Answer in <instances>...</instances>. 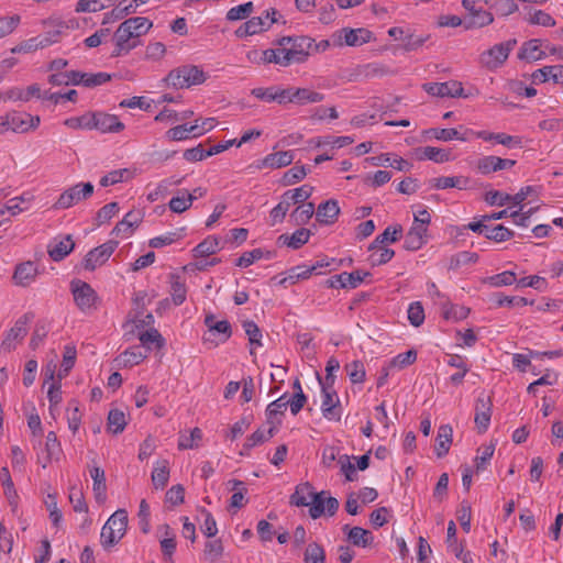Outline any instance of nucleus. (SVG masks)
Wrapping results in <instances>:
<instances>
[{
  "label": "nucleus",
  "instance_id": "1",
  "mask_svg": "<svg viewBox=\"0 0 563 563\" xmlns=\"http://www.w3.org/2000/svg\"><path fill=\"white\" fill-rule=\"evenodd\" d=\"M324 495H327L324 490L316 493L313 486L305 482L296 486L289 503L296 507H309L310 517L317 519L324 515Z\"/></svg>",
  "mask_w": 563,
  "mask_h": 563
},
{
  "label": "nucleus",
  "instance_id": "2",
  "mask_svg": "<svg viewBox=\"0 0 563 563\" xmlns=\"http://www.w3.org/2000/svg\"><path fill=\"white\" fill-rule=\"evenodd\" d=\"M276 46H283L289 57V65L305 63L311 54L313 38L306 35L283 36L274 42Z\"/></svg>",
  "mask_w": 563,
  "mask_h": 563
},
{
  "label": "nucleus",
  "instance_id": "3",
  "mask_svg": "<svg viewBox=\"0 0 563 563\" xmlns=\"http://www.w3.org/2000/svg\"><path fill=\"white\" fill-rule=\"evenodd\" d=\"M128 528V512L118 509L106 521L101 529L100 542L104 549L115 545L125 534Z\"/></svg>",
  "mask_w": 563,
  "mask_h": 563
},
{
  "label": "nucleus",
  "instance_id": "4",
  "mask_svg": "<svg viewBox=\"0 0 563 563\" xmlns=\"http://www.w3.org/2000/svg\"><path fill=\"white\" fill-rule=\"evenodd\" d=\"M207 80L205 71L196 65H183L172 69L165 78L167 85L175 89L201 85Z\"/></svg>",
  "mask_w": 563,
  "mask_h": 563
},
{
  "label": "nucleus",
  "instance_id": "5",
  "mask_svg": "<svg viewBox=\"0 0 563 563\" xmlns=\"http://www.w3.org/2000/svg\"><path fill=\"white\" fill-rule=\"evenodd\" d=\"M70 290L74 301L81 312L89 313L96 309L98 295L88 283L75 279L70 283Z\"/></svg>",
  "mask_w": 563,
  "mask_h": 563
},
{
  "label": "nucleus",
  "instance_id": "6",
  "mask_svg": "<svg viewBox=\"0 0 563 563\" xmlns=\"http://www.w3.org/2000/svg\"><path fill=\"white\" fill-rule=\"evenodd\" d=\"M516 44L517 41L514 38L494 45L479 55L481 65L490 70L500 67L507 60Z\"/></svg>",
  "mask_w": 563,
  "mask_h": 563
},
{
  "label": "nucleus",
  "instance_id": "7",
  "mask_svg": "<svg viewBox=\"0 0 563 563\" xmlns=\"http://www.w3.org/2000/svg\"><path fill=\"white\" fill-rule=\"evenodd\" d=\"M479 1L481 0H462V5L467 11L464 18L465 30L484 27L493 23V13L482 7H477Z\"/></svg>",
  "mask_w": 563,
  "mask_h": 563
},
{
  "label": "nucleus",
  "instance_id": "8",
  "mask_svg": "<svg viewBox=\"0 0 563 563\" xmlns=\"http://www.w3.org/2000/svg\"><path fill=\"white\" fill-rule=\"evenodd\" d=\"M332 38L336 46H361L372 41L373 32L365 27H343L333 33Z\"/></svg>",
  "mask_w": 563,
  "mask_h": 563
},
{
  "label": "nucleus",
  "instance_id": "9",
  "mask_svg": "<svg viewBox=\"0 0 563 563\" xmlns=\"http://www.w3.org/2000/svg\"><path fill=\"white\" fill-rule=\"evenodd\" d=\"M321 385V411L325 419L339 421L341 419L340 399L331 384Z\"/></svg>",
  "mask_w": 563,
  "mask_h": 563
},
{
  "label": "nucleus",
  "instance_id": "10",
  "mask_svg": "<svg viewBox=\"0 0 563 563\" xmlns=\"http://www.w3.org/2000/svg\"><path fill=\"white\" fill-rule=\"evenodd\" d=\"M118 241H108L89 251L84 258L82 265L87 271H95L103 265L118 247Z\"/></svg>",
  "mask_w": 563,
  "mask_h": 563
},
{
  "label": "nucleus",
  "instance_id": "11",
  "mask_svg": "<svg viewBox=\"0 0 563 563\" xmlns=\"http://www.w3.org/2000/svg\"><path fill=\"white\" fill-rule=\"evenodd\" d=\"M152 26L153 23L147 18L135 16L123 21L117 29V32L119 36H124L130 42H133L135 38L146 34Z\"/></svg>",
  "mask_w": 563,
  "mask_h": 563
},
{
  "label": "nucleus",
  "instance_id": "12",
  "mask_svg": "<svg viewBox=\"0 0 563 563\" xmlns=\"http://www.w3.org/2000/svg\"><path fill=\"white\" fill-rule=\"evenodd\" d=\"M93 192V186L90 183H79L66 189L58 198L56 206L67 209L88 198Z\"/></svg>",
  "mask_w": 563,
  "mask_h": 563
},
{
  "label": "nucleus",
  "instance_id": "13",
  "mask_svg": "<svg viewBox=\"0 0 563 563\" xmlns=\"http://www.w3.org/2000/svg\"><path fill=\"white\" fill-rule=\"evenodd\" d=\"M363 163L376 167H391L393 169L400 173H410L413 166L411 162L390 153L367 157L363 161Z\"/></svg>",
  "mask_w": 563,
  "mask_h": 563
},
{
  "label": "nucleus",
  "instance_id": "14",
  "mask_svg": "<svg viewBox=\"0 0 563 563\" xmlns=\"http://www.w3.org/2000/svg\"><path fill=\"white\" fill-rule=\"evenodd\" d=\"M422 87L426 92L434 97H467V95L464 93L462 84L456 80H450L445 82H427Z\"/></svg>",
  "mask_w": 563,
  "mask_h": 563
},
{
  "label": "nucleus",
  "instance_id": "15",
  "mask_svg": "<svg viewBox=\"0 0 563 563\" xmlns=\"http://www.w3.org/2000/svg\"><path fill=\"white\" fill-rule=\"evenodd\" d=\"M205 324L207 325L209 333L211 335H218L219 339L217 341L211 340L210 338L205 336V342H212L214 345L219 343H224L232 335L231 324L228 320L217 321L216 317L212 313H209L205 318Z\"/></svg>",
  "mask_w": 563,
  "mask_h": 563
},
{
  "label": "nucleus",
  "instance_id": "16",
  "mask_svg": "<svg viewBox=\"0 0 563 563\" xmlns=\"http://www.w3.org/2000/svg\"><path fill=\"white\" fill-rule=\"evenodd\" d=\"M92 117V130L101 133H119L124 130V124L114 114L96 111Z\"/></svg>",
  "mask_w": 563,
  "mask_h": 563
},
{
  "label": "nucleus",
  "instance_id": "17",
  "mask_svg": "<svg viewBox=\"0 0 563 563\" xmlns=\"http://www.w3.org/2000/svg\"><path fill=\"white\" fill-rule=\"evenodd\" d=\"M492 417V402L489 397L479 396L476 400L474 421L479 433L487 431Z\"/></svg>",
  "mask_w": 563,
  "mask_h": 563
},
{
  "label": "nucleus",
  "instance_id": "18",
  "mask_svg": "<svg viewBox=\"0 0 563 563\" xmlns=\"http://www.w3.org/2000/svg\"><path fill=\"white\" fill-rule=\"evenodd\" d=\"M516 164V161L498 156H484L478 158L477 170L482 174H490L499 170H507Z\"/></svg>",
  "mask_w": 563,
  "mask_h": 563
},
{
  "label": "nucleus",
  "instance_id": "19",
  "mask_svg": "<svg viewBox=\"0 0 563 563\" xmlns=\"http://www.w3.org/2000/svg\"><path fill=\"white\" fill-rule=\"evenodd\" d=\"M75 247L71 235L55 238L48 245L47 252L55 262L64 260Z\"/></svg>",
  "mask_w": 563,
  "mask_h": 563
},
{
  "label": "nucleus",
  "instance_id": "20",
  "mask_svg": "<svg viewBox=\"0 0 563 563\" xmlns=\"http://www.w3.org/2000/svg\"><path fill=\"white\" fill-rule=\"evenodd\" d=\"M413 154L419 161L429 159L438 164L452 159V151L450 148L423 146L415 148Z\"/></svg>",
  "mask_w": 563,
  "mask_h": 563
},
{
  "label": "nucleus",
  "instance_id": "21",
  "mask_svg": "<svg viewBox=\"0 0 563 563\" xmlns=\"http://www.w3.org/2000/svg\"><path fill=\"white\" fill-rule=\"evenodd\" d=\"M37 276V266L35 263L27 261L15 267L12 279L16 286L27 287Z\"/></svg>",
  "mask_w": 563,
  "mask_h": 563
},
{
  "label": "nucleus",
  "instance_id": "22",
  "mask_svg": "<svg viewBox=\"0 0 563 563\" xmlns=\"http://www.w3.org/2000/svg\"><path fill=\"white\" fill-rule=\"evenodd\" d=\"M141 217L134 211L128 212L124 218L115 224L111 234L115 238L126 239L132 235L134 229L139 227Z\"/></svg>",
  "mask_w": 563,
  "mask_h": 563
},
{
  "label": "nucleus",
  "instance_id": "23",
  "mask_svg": "<svg viewBox=\"0 0 563 563\" xmlns=\"http://www.w3.org/2000/svg\"><path fill=\"white\" fill-rule=\"evenodd\" d=\"M26 318H20L14 325L8 331L4 340L2 341V347L7 351L15 349L16 343L23 340L27 333Z\"/></svg>",
  "mask_w": 563,
  "mask_h": 563
},
{
  "label": "nucleus",
  "instance_id": "24",
  "mask_svg": "<svg viewBox=\"0 0 563 563\" xmlns=\"http://www.w3.org/2000/svg\"><path fill=\"white\" fill-rule=\"evenodd\" d=\"M288 397L286 394L280 396L278 399L272 401L266 408L267 424L275 426L282 423V417L288 407Z\"/></svg>",
  "mask_w": 563,
  "mask_h": 563
},
{
  "label": "nucleus",
  "instance_id": "25",
  "mask_svg": "<svg viewBox=\"0 0 563 563\" xmlns=\"http://www.w3.org/2000/svg\"><path fill=\"white\" fill-rule=\"evenodd\" d=\"M90 477L93 482L92 490L98 504H103L107 499V484L104 471L99 466L90 468Z\"/></svg>",
  "mask_w": 563,
  "mask_h": 563
},
{
  "label": "nucleus",
  "instance_id": "26",
  "mask_svg": "<svg viewBox=\"0 0 563 563\" xmlns=\"http://www.w3.org/2000/svg\"><path fill=\"white\" fill-rule=\"evenodd\" d=\"M367 276H369V273L362 271H354L351 273L344 272L340 275H336L334 277L335 280H332L330 286L336 287V284H339L342 288H356Z\"/></svg>",
  "mask_w": 563,
  "mask_h": 563
},
{
  "label": "nucleus",
  "instance_id": "27",
  "mask_svg": "<svg viewBox=\"0 0 563 563\" xmlns=\"http://www.w3.org/2000/svg\"><path fill=\"white\" fill-rule=\"evenodd\" d=\"M427 232L428 229H423L421 227L412 224V227L405 236L404 247L408 251L420 250L427 242Z\"/></svg>",
  "mask_w": 563,
  "mask_h": 563
},
{
  "label": "nucleus",
  "instance_id": "28",
  "mask_svg": "<svg viewBox=\"0 0 563 563\" xmlns=\"http://www.w3.org/2000/svg\"><path fill=\"white\" fill-rule=\"evenodd\" d=\"M294 161V153L291 151H282L267 155L263 158L258 167H271V168H280L288 166Z\"/></svg>",
  "mask_w": 563,
  "mask_h": 563
},
{
  "label": "nucleus",
  "instance_id": "29",
  "mask_svg": "<svg viewBox=\"0 0 563 563\" xmlns=\"http://www.w3.org/2000/svg\"><path fill=\"white\" fill-rule=\"evenodd\" d=\"M146 356L147 353L143 351L142 346L134 345L122 352L115 361L119 365L132 367L140 364Z\"/></svg>",
  "mask_w": 563,
  "mask_h": 563
},
{
  "label": "nucleus",
  "instance_id": "30",
  "mask_svg": "<svg viewBox=\"0 0 563 563\" xmlns=\"http://www.w3.org/2000/svg\"><path fill=\"white\" fill-rule=\"evenodd\" d=\"M220 250V240L214 235H210L200 242L197 246H195L192 250V255L197 260L206 258L212 254H216Z\"/></svg>",
  "mask_w": 563,
  "mask_h": 563
},
{
  "label": "nucleus",
  "instance_id": "31",
  "mask_svg": "<svg viewBox=\"0 0 563 563\" xmlns=\"http://www.w3.org/2000/svg\"><path fill=\"white\" fill-rule=\"evenodd\" d=\"M440 305L442 317L449 321L456 322L460 320H464L467 318L470 313L468 308L460 305H453L446 299L444 301H441Z\"/></svg>",
  "mask_w": 563,
  "mask_h": 563
},
{
  "label": "nucleus",
  "instance_id": "32",
  "mask_svg": "<svg viewBox=\"0 0 563 563\" xmlns=\"http://www.w3.org/2000/svg\"><path fill=\"white\" fill-rule=\"evenodd\" d=\"M453 430L450 424H442L438 430L435 454L438 457H442L448 454L452 443Z\"/></svg>",
  "mask_w": 563,
  "mask_h": 563
},
{
  "label": "nucleus",
  "instance_id": "33",
  "mask_svg": "<svg viewBox=\"0 0 563 563\" xmlns=\"http://www.w3.org/2000/svg\"><path fill=\"white\" fill-rule=\"evenodd\" d=\"M340 213V208L335 200H328L321 203L317 210V220L323 224L333 223Z\"/></svg>",
  "mask_w": 563,
  "mask_h": 563
},
{
  "label": "nucleus",
  "instance_id": "34",
  "mask_svg": "<svg viewBox=\"0 0 563 563\" xmlns=\"http://www.w3.org/2000/svg\"><path fill=\"white\" fill-rule=\"evenodd\" d=\"M276 431L275 426H269L267 429L258 428L254 431L250 437H247L245 443L243 444L244 451H250L251 449L263 444L274 437Z\"/></svg>",
  "mask_w": 563,
  "mask_h": 563
},
{
  "label": "nucleus",
  "instance_id": "35",
  "mask_svg": "<svg viewBox=\"0 0 563 563\" xmlns=\"http://www.w3.org/2000/svg\"><path fill=\"white\" fill-rule=\"evenodd\" d=\"M152 483L155 489H163L169 479V463L167 460L157 461L152 472Z\"/></svg>",
  "mask_w": 563,
  "mask_h": 563
},
{
  "label": "nucleus",
  "instance_id": "36",
  "mask_svg": "<svg viewBox=\"0 0 563 563\" xmlns=\"http://www.w3.org/2000/svg\"><path fill=\"white\" fill-rule=\"evenodd\" d=\"M429 187L433 189L457 188L466 190L471 185L470 178H431Z\"/></svg>",
  "mask_w": 563,
  "mask_h": 563
},
{
  "label": "nucleus",
  "instance_id": "37",
  "mask_svg": "<svg viewBox=\"0 0 563 563\" xmlns=\"http://www.w3.org/2000/svg\"><path fill=\"white\" fill-rule=\"evenodd\" d=\"M283 46H277V48H268L261 52V62L263 64H276L283 67L289 66V57L286 55L285 51H282Z\"/></svg>",
  "mask_w": 563,
  "mask_h": 563
},
{
  "label": "nucleus",
  "instance_id": "38",
  "mask_svg": "<svg viewBox=\"0 0 563 563\" xmlns=\"http://www.w3.org/2000/svg\"><path fill=\"white\" fill-rule=\"evenodd\" d=\"M347 540L355 547L366 548L373 543L374 537L369 530L353 527L349 529Z\"/></svg>",
  "mask_w": 563,
  "mask_h": 563
},
{
  "label": "nucleus",
  "instance_id": "39",
  "mask_svg": "<svg viewBox=\"0 0 563 563\" xmlns=\"http://www.w3.org/2000/svg\"><path fill=\"white\" fill-rule=\"evenodd\" d=\"M368 251L371 252L368 261L373 266H379L388 263L395 255V252L386 247V244H379L375 249H372V243L368 246Z\"/></svg>",
  "mask_w": 563,
  "mask_h": 563
},
{
  "label": "nucleus",
  "instance_id": "40",
  "mask_svg": "<svg viewBox=\"0 0 563 563\" xmlns=\"http://www.w3.org/2000/svg\"><path fill=\"white\" fill-rule=\"evenodd\" d=\"M324 95L310 90L308 88H294V103L303 106L308 103H318L323 101Z\"/></svg>",
  "mask_w": 563,
  "mask_h": 563
},
{
  "label": "nucleus",
  "instance_id": "41",
  "mask_svg": "<svg viewBox=\"0 0 563 563\" xmlns=\"http://www.w3.org/2000/svg\"><path fill=\"white\" fill-rule=\"evenodd\" d=\"M54 41L48 37V36H44V37H32V38H29L27 41H24L23 43L14 46L11 52L12 53H30V52H34L38 48H44V47H47L49 46Z\"/></svg>",
  "mask_w": 563,
  "mask_h": 563
},
{
  "label": "nucleus",
  "instance_id": "42",
  "mask_svg": "<svg viewBox=\"0 0 563 563\" xmlns=\"http://www.w3.org/2000/svg\"><path fill=\"white\" fill-rule=\"evenodd\" d=\"M7 117L9 120V128L13 132L23 133L31 129V125L29 124V120H32L31 114L13 111L8 113Z\"/></svg>",
  "mask_w": 563,
  "mask_h": 563
},
{
  "label": "nucleus",
  "instance_id": "43",
  "mask_svg": "<svg viewBox=\"0 0 563 563\" xmlns=\"http://www.w3.org/2000/svg\"><path fill=\"white\" fill-rule=\"evenodd\" d=\"M196 199V195L189 194L187 190H181L177 194V196L170 199L169 208L172 211L176 213H181L186 211L192 205V201Z\"/></svg>",
  "mask_w": 563,
  "mask_h": 563
},
{
  "label": "nucleus",
  "instance_id": "44",
  "mask_svg": "<svg viewBox=\"0 0 563 563\" xmlns=\"http://www.w3.org/2000/svg\"><path fill=\"white\" fill-rule=\"evenodd\" d=\"M544 53L540 51V40H530L523 43L518 53L519 59L539 60L542 59Z\"/></svg>",
  "mask_w": 563,
  "mask_h": 563
},
{
  "label": "nucleus",
  "instance_id": "45",
  "mask_svg": "<svg viewBox=\"0 0 563 563\" xmlns=\"http://www.w3.org/2000/svg\"><path fill=\"white\" fill-rule=\"evenodd\" d=\"M139 340L142 343V347L146 349V353L151 350L152 344H154L157 349H161L165 343L162 334L154 328L140 332Z\"/></svg>",
  "mask_w": 563,
  "mask_h": 563
},
{
  "label": "nucleus",
  "instance_id": "46",
  "mask_svg": "<svg viewBox=\"0 0 563 563\" xmlns=\"http://www.w3.org/2000/svg\"><path fill=\"white\" fill-rule=\"evenodd\" d=\"M125 426V413L119 409H111L108 415V431L118 434L124 430Z\"/></svg>",
  "mask_w": 563,
  "mask_h": 563
},
{
  "label": "nucleus",
  "instance_id": "47",
  "mask_svg": "<svg viewBox=\"0 0 563 563\" xmlns=\"http://www.w3.org/2000/svg\"><path fill=\"white\" fill-rule=\"evenodd\" d=\"M494 452H495V444H493V443L484 444L481 448H478L477 455L474 460L475 467H476L477 472L484 471L487 467L490 459L494 455Z\"/></svg>",
  "mask_w": 563,
  "mask_h": 563
},
{
  "label": "nucleus",
  "instance_id": "48",
  "mask_svg": "<svg viewBox=\"0 0 563 563\" xmlns=\"http://www.w3.org/2000/svg\"><path fill=\"white\" fill-rule=\"evenodd\" d=\"M401 227H387L385 231L377 235L372 242V249H375L379 244L394 243L399 240L401 235Z\"/></svg>",
  "mask_w": 563,
  "mask_h": 563
},
{
  "label": "nucleus",
  "instance_id": "49",
  "mask_svg": "<svg viewBox=\"0 0 563 563\" xmlns=\"http://www.w3.org/2000/svg\"><path fill=\"white\" fill-rule=\"evenodd\" d=\"M311 191L312 188L310 186L303 185L301 187L287 190L283 196L290 205L303 203L310 197Z\"/></svg>",
  "mask_w": 563,
  "mask_h": 563
},
{
  "label": "nucleus",
  "instance_id": "50",
  "mask_svg": "<svg viewBox=\"0 0 563 563\" xmlns=\"http://www.w3.org/2000/svg\"><path fill=\"white\" fill-rule=\"evenodd\" d=\"M165 538L161 541V548L165 556H172L176 550L175 536L168 525H163L158 528Z\"/></svg>",
  "mask_w": 563,
  "mask_h": 563
},
{
  "label": "nucleus",
  "instance_id": "51",
  "mask_svg": "<svg viewBox=\"0 0 563 563\" xmlns=\"http://www.w3.org/2000/svg\"><path fill=\"white\" fill-rule=\"evenodd\" d=\"M309 236L310 231L301 228L296 230L290 236L282 235L280 239H285V243L289 247L297 250L308 242Z\"/></svg>",
  "mask_w": 563,
  "mask_h": 563
},
{
  "label": "nucleus",
  "instance_id": "52",
  "mask_svg": "<svg viewBox=\"0 0 563 563\" xmlns=\"http://www.w3.org/2000/svg\"><path fill=\"white\" fill-rule=\"evenodd\" d=\"M406 36H405V40H404V44L401 46V48L405 51V52H413V51H417L418 48H420L428 40H429V35H415L410 29H407L406 31Z\"/></svg>",
  "mask_w": 563,
  "mask_h": 563
},
{
  "label": "nucleus",
  "instance_id": "53",
  "mask_svg": "<svg viewBox=\"0 0 563 563\" xmlns=\"http://www.w3.org/2000/svg\"><path fill=\"white\" fill-rule=\"evenodd\" d=\"M0 482L3 486L4 495L7 496L9 503L12 505L15 501L18 495L14 489L10 472L5 466H3L0 471Z\"/></svg>",
  "mask_w": 563,
  "mask_h": 563
},
{
  "label": "nucleus",
  "instance_id": "54",
  "mask_svg": "<svg viewBox=\"0 0 563 563\" xmlns=\"http://www.w3.org/2000/svg\"><path fill=\"white\" fill-rule=\"evenodd\" d=\"M305 563H324L325 553L318 543H309L303 555Z\"/></svg>",
  "mask_w": 563,
  "mask_h": 563
},
{
  "label": "nucleus",
  "instance_id": "55",
  "mask_svg": "<svg viewBox=\"0 0 563 563\" xmlns=\"http://www.w3.org/2000/svg\"><path fill=\"white\" fill-rule=\"evenodd\" d=\"M426 134L430 137H434L440 141H451L453 139L464 141V137L461 136L460 132L456 129H437L432 128L426 131Z\"/></svg>",
  "mask_w": 563,
  "mask_h": 563
},
{
  "label": "nucleus",
  "instance_id": "56",
  "mask_svg": "<svg viewBox=\"0 0 563 563\" xmlns=\"http://www.w3.org/2000/svg\"><path fill=\"white\" fill-rule=\"evenodd\" d=\"M202 439V432L199 428H194L189 435L183 434L178 441V448L180 450H188L198 448L199 442Z\"/></svg>",
  "mask_w": 563,
  "mask_h": 563
},
{
  "label": "nucleus",
  "instance_id": "57",
  "mask_svg": "<svg viewBox=\"0 0 563 563\" xmlns=\"http://www.w3.org/2000/svg\"><path fill=\"white\" fill-rule=\"evenodd\" d=\"M345 372L353 384L363 383L365 379V368L361 361H353L346 364Z\"/></svg>",
  "mask_w": 563,
  "mask_h": 563
},
{
  "label": "nucleus",
  "instance_id": "58",
  "mask_svg": "<svg viewBox=\"0 0 563 563\" xmlns=\"http://www.w3.org/2000/svg\"><path fill=\"white\" fill-rule=\"evenodd\" d=\"M254 10L253 2H246L236 7L231 8L227 12V20L229 21H238L246 19L251 15Z\"/></svg>",
  "mask_w": 563,
  "mask_h": 563
},
{
  "label": "nucleus",
  "instance_id": "59",
  "mask_svg": "<svg viewBox=\"0 0 563 563\" xmlns=\"http://www.w3.org/2000/svg\"><path fill=\"white\" fill-rule=\"evenodd\" d=\"M485 236L495 242H504L510 240L514 236V232L508 228L498 224L492 229L487 227V230L485 231Z\"/></svg>",
  "mask_w": 563,
  "mask_h": 563
},
{
  "label": "nucleus",
  "instance_id": "60",
  "mask_svg": "<svg viewBox=\"0 0 563 563\" xmlns=\"http://www.w3.org/2000/svg\"><path fill=\"white\" fill-rule=\"evenodd\" d=\"M517 280L516 274L511 271L489 276L487 283L493 287L510 286Z\"/></svg>",
  "mask_w": 563,
  "mask_h": 563
},
{
  "label": "nucleus",
  "instance_id": "61",
  "mask_svg": "<svg viewBox=\"0 0 563 563\" xmlns=\"http://www.w3.org/2000/svg\"><path fill=\"white\" fill-rule=\"evenodd\" d=\"M290 207L291 205L288 202V200L282 196L280 202L274 207L269 213L271 225L280 223L285 219L286 213Z\"/></svg>",
  "mask_w": 563,
  "mask_h": 563
},
{
  "label": "nucleus",
  "instance_id": "62",
  "mask_svg": "<svg viewBox=\"0 0 563 563\" xmlns=\"http://www.w3.org/2000/svg\"><path fill=\"white\" fill-rule=\"evenodd\" d=\"M362 74L366 78H375V77H382L385 75L393 74L390 68L382 63H369L365 66H363Z\"/></svg>",
  "mask_w": 563,
  "mask_h": 563
},
{
  "label": "nucleus",
  "instance_id": "63",
  "mask_svg": "<svg viewBox=\"0 0 563 563\" xmlns=\"http://www.w3.org/2000/svg\"><path fill=\"white\" fill-rule=\"evenodd\" d=\"M408 320L411 325L419 327L424 321V310L419 301L411 302L408 307Z\"/></svg>",
  "mask_w": 563,
  "mask_h": 563
},
{
  "label": "nucleus",
  "instance_id": "64",
  "mask_svg": "<svg viewBox=\"0 0 563 563\" xmlns=\"http://www.w3.org/2000/svg\"><path fill=\"white\" fill-rule=\"evenodd\" d=\"M527 21L534 25H542L547 27H552L555 25V20L547 12L542 10H534L529 14Z\"/></svg>",
  "mask_w": 563,
  "mask_h": 563
}]
</instances>
